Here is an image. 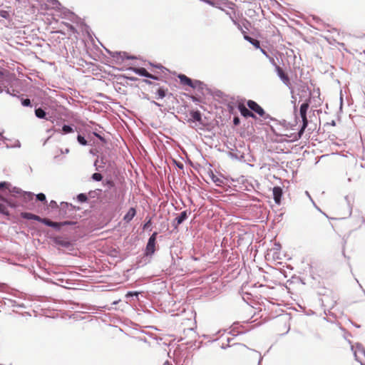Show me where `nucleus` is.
<instances>
[{
  "instance_id": "obj_13",
  "label": "nucleus",
  "mask_w": 365,
  "mask_h": 365,
  "mask_svg": "<svg viewBox=\"0 0 365 365\" xmlns=\"http://www.w3.org/2000/svg\"><path fill=\"white\" fill-rule=\"evenodd\" d=\"M309 102H310V99H308L307 101H306L304 103H303L301 106H300V108H299V113L300 115H307V112L309 108Z\"/></svg>"
},
{
  "instance_id": "obj_19",
  "label": "nucleus",
  "mask_w": 365,
  "mask_h": 365,
  "mask_svg": "<svg viewBox=\"0 0 365 365\" xmlns=\"http://www.w3.org/2000/svg\"><path fill=\"white\" fill-rule=\"evenodd\" d=\"M9 186L10 185L8 182H2L0 183V190L3 191L4 190H9V191L11 192L12 191L9 189ZM15 189L16 188H14V191Z\"/></svg>"
},
{
  "instance_id": "obj_7",
  "label": "nucleus",
  "mask_w": 365,
  "mask_h": 365,
  "mask_svg": "<svg viewBox=\"0 0 365 365\" xmlns=\"http://www.w3.org/2000/svg\"><path fill=\"white\" fill-rule=\"evenodd\" d=\"M237 108L240 112L241 115L245 118L252 117L255 118V114L250 111L249 109L246 108V106L242 103H240L237 105Z\"/></svg>"
},
{
  "instance_id": "obj_8",
  "label": "nucleus",
  "mask_w": 365,
  "mask_h": 365,
  "mask_svg": "<svg viewBox=\"0 0 365 365\" xmlns=\"http://www.w3.org/2000/svg\"><path fill=\"white\" fill-rule=\"evenodd\" d=\"M210 180L217 186H222L224 184V179L221 176L216 175L212 170L207 173Z\"/></svg>"
},
{
  "instance_id": "obj_21",
  "label": "nucleus",
  "mask_w": 365,
  "mask_h": 365,
  "mask_svg": "<svg viewBox=\"0 0 365 365\" xmlns=\"http://www.w3.org/2000/svg\"><path fill=\"white\" fill-rule=\"evenodd\" d=\"M66 26L67 31H68V32H69L70 35L71 34H75L76 32V29L72 25H71L69 24H66Z\"/></svg>"
},
{
  "instance_id": "obj_20",
  "label": "nucleus",
  "mask_w": 365,
  "mask_h": 365,
  "mask_svg": "<svg viewBox=\"0 0 365 365\" xmlns=\"http://www.w3.org/2000/svg\"><path fill=\"white\" fill-rule=\"evenodd\" d=\"M62 131L64 133H73V129L71 126H69V125H64L62 127Z\"/></svg>"
},
{
  "instance_id": "obj_24",
  "label": "nucleus",
  "mask_w": 365,
  "mask_h": 365,
  "mask_svg": "<svg viewBox=\"0 0 365 365\" xmlns=\"http://www.w3.org/2000/svg\"><path fill=\"white\" fill-rule=\"evenodd\" d=\"M36 200H38L39 201L43 202L44 203L46 202V196L43 193H39V194L36 195Z\"/></svg>"
},
{
  "instance_id": "obj_5",
  "label": "nucleus",
  "mask_w": 365,
  "mask_h": 365,
  "mask_svg": "<svg viewBox=\"0 0 365 365\" xmlns=\"http://www.w3.org/2000/svg\"><path fill=\"white\" fill-rule=\"evenodd\" d=\"M233 22L235 23V24L237 25L238 28L240 30H242L241 26L236 21L233 20ZM242 34L244 35V38L246 41H247L251 44H252L256 48H260V43H259V41L258 40L255 39V38L249 36L248 35H247L245 31H242Z\"/></svg>"
},
{
  "instance_id": "obj_33",
  "label": "nucleus",
  "mask_w": 365,
  "mask_h": 365,
  "mask_svg": "<svg viewBox=\"0 0 365 365\" xmlns=\"http://www.w3.org/2000/svg\"><path fill=\"white\" fill-rule=\"evenodd\" d=\"M107 184H108L110 187H113V186H114V183H113V181H110V180L108 181V182H107Z\"/></svg>"
},
{
  "instance_id": "obj_3",
  "label": "nucleus",
  "mask_w": 365,
  "mask_h": 365,
  "mask_svg": "<svg viewBox=\"0 0 365 365\" xmlns=\"http://www.w3.org/2000/svg\"><path fill=\"white\" fill-rule=\"evenodd\" d=\"M178 78L180 79V82L181 84H182L184 86H188L193 88H196L197 86H198L199 85L201 84L200 81H192L190 78H188L187 76H186L184 74H180L178 76Z\"/></svg>"
},
{
  "instance_id": "obj_35",
  "label": "nucleus",
  "mask_w": 365,
  "mask_h": 365,
  "mask_svg": "<svg viewBox=\"0 0 365 365\" xmlns=\"http://www.w3.org/2000/svg\"><path fill=\"white\" fill-rule=\"evenodd\" d=\"M163 365H172V364H170L168 361H166L165 362H164V364Z\"/></svg>"
},
{
  "instance_id": "obj_30",
  "label": "nucleus",
  "mask_w": 365,
  "mask_h": 365,
  "mask_svg": "<svg viewBox=\"0 0 365 365\" xmlns=\"http://www.w3.org/2000/svg\"><path fill=\"white\" fill-rule=\"evenodd\" d=\"M233 123L235 125H237L240 123V119L238 117H235L233 120Z\"/></svg>"
},
{
  "instance_id": "obj_36",
  "label": "nucleus",
  "mask_w": 365,
  "mask_h": 365,
  "mask_svg": "<svg viewBox=\"0 0 365 365\" xmlns=\"http://www.w3.org/2000/svg\"><path fill=\"white\" fill-rule=\"evenodd\" d=\"M51 204H52V205H56V202H54V201H51Z\"/></svg>"
},
{
  "instance_id": "obj_38",
  "label": "nucleus",
  "mask_w": 365,
  "mask_h": 365,
  "mask_svg": "<svg viewBox=\"0 0 365 365\" xmlns=\"http://www.w3.org/2000/svg\"><path fill=\"white\" fill-rule=\"evenodd\" d=\"M261 50H262V51L264 53H265V51H264V49H261Z\"/></svg>"
},
{
  "instance_id": "obj_34",
  "label": "nucleus",
  "mask_w": 365,
  "mask_h": 365,
  "mask_svg": "<svg viewBox=\"0 0 365 365\" xmlns=\"http://www.w3.org/2000/svg\"><path fill=\"white\" fill-rule=\"evenodd\" d=\"M144 82L146 83V84H148V85H153V82L150 81V80H144Z\"/></svg>"
},
{
  "instance_id": "obj_22",
  "label": "nucleus",
  "mask_w": 365,
  "mask_h": 365,
  "mask_svg": "<svg viewBox=\"0 0 365 365\" xmlns=\"http://www.w3.org/2000/svg\"><path fill=\"white\" fill-rule=\"evenodd\" d=\"M359 352H360L361 354L364 355V359H359V358H358V356H357V353H356V352H355V354H355V356H356V359H357L358 361H360L361 365H365V353H364V351L363 350H359Z\"/></svg>"
},
{
  "instance_id": "obj_14",
  "label": "nucleus",
  "mask_w": 365,
  "mask_h": 365,
  "mask_svg": "<svg viewBox=\"0 0 365 365\" xmlns=\"http://www.w3.org/2000/svg\"><path fill=\"white\" fill-rule=\"evenodd\" d=\"M187 217V211L182 212L176 218L175 220L177 221V225L181 224L183 221H185Z\"/></svg>"
},
{
  "instance_id": "obj_32",
  "label": "nucleus",
  "mask_w": 365,
  "mask_h": 365,
  "mask_svg": "<svg viewBox=\"0 0 365 365\" xmlns=\"http://www.w3.org/2000/svg\"><path fill=\"white\" fill-rule=\"evenodd\" d=\"M51 1L52 2V4L53 6H56L57 5L59 4V3L57 0H51Z\"/></svg>"
},
{
  "instance_id": "obj_18",
  "label": "nucleus",
  "mask_w": 365,
  "mask_h": 365,
  "mask_svg": "<svg viewBox=\"0 0 365 365\" xmlns=\"http://www.w3.org/2000/svg\"><path fill=\"white\" fill-rule=\"evenodd\" d=\"M34 195L30 192H26L24 191V203L27 202L29 200H33Z\"/></svg>"
},
{
  "instance_id": "obj_23",
  "label": "nucleus",
  "mask_w": 365,
  "mask_h": 365,
  "mask_svg": "<svg viewBox=\"0 0 365 365\" xmlns=\"http://www.w3.org/2000/svg\"><path fill=\"white\" fill-rule=\"evenodd\" d=\"M92 178L94 180L101 181L102 180V178H103V176H102V175L101 173H95L93 174Z\"/></svg>"
},
{
  "instance_id": "obj_37",
  "label": "nucleus",
  "mask_w": 365,
  "mask_h": 365,
  "mask_svg": "<svg viewBox=\"0 0 365 365\" xmlns=\"http://www.w3.org/2000/svg\"><path fill=\"white\" fill-rule=\"evenodd\" d=\"M207 2H208L209 4H210L211 5H213V3H212V2H211L210 1H207Z\"/></svg>"
},
{
  "instance_id": "obj_26",
  "label": "nucleus",
  "mask_w": 365,
  "mask_h": 365,
  "mask_svg": "<svg viewBox=\"0 0 365 365\" xmlns=\"http://www.w3.org/2000/svg\"><path fill=\"white\" fill-rule=\"evenodd\" d=\"M0 213L8 215L6 207L2 203H0Z\"/></svg>"
},
{
  "instance_id": "obj_11",
  "label": "nucleus",
  "mask_w": 365,
  "mask_h": 365,
  "mask_svg": "<svg viewBox=\"0 0 365 365\" xmlns=\"http://www.w3.org/2000/svg\"><path fill=\"white\" fill-rule=\"evenodd\" d=\"M301 118H302V126L301 128V129L299 130V133H298V138H300L302 137V135H303L305 129L307 128V125H308V119H307V115L304 114V115H300Z\"/></svg>"
},
{
  "instance_id": "obj_12",
  "label": "nucleus",
  "mask_w": 365,
  "mask_h": 365,
  "mask_svg": "<svg viewBox=\"0 0 365 365\" xmlns=\"http://www.w3.org/2000/svg\"><path fill=\"white\" fill-rule=\"evenodd\" d=\"M136 214V210L135 208L133 207H131L129 209V210L128 211V212L125 215L124 217H123V220L126 222H129L130 221L132 220V219L135 217Z\"/></svg>"
},
{
  "instance_id": "obj_31",
  "label": "nucleus",
  "mask_w": 365,
  "mask_h": 365,
  "mask_svg": "<svg viewBox=\"0 0 365 365\" xmlns=\"http://www.w3.org/2000/svg\"><path fill=\"white\" fill-rule=\"evenodd\" d=\"M31 105V101L28 98L24 99V106H29Z\"/></svg>"
},
{
  "instance_id": "obj_6",
  "label": "nucleus",
  "mask_w": 365,
  "mask_h": 365,
  "mask_svg": "<svg viewBox=\"0 0 365 365\" xmlns=\"http://www.w3.org/2000/svg\"><path fill=\"white\" fill-rule=\"evenodd\" d=\"M133 70L135 73H137L140 76H145V77L152 78L154 80L159 79V78L158 76L148 73V71L145 68H134Z\"/></svg>"
},
{
  "instance_id": "obj_17",
  "label": "nucleus",
  "mask_w": 365,
  "mask_h": 365,
  "mask_svg": "<svg viewBox=\"0 0 365 365\" xmlns=\"http://www.w3.org/2000/svg\"><path fill=\"white\" fill-rule=\"evenodd\" d=\"M167 90L163 88H159L157 91L158 98H163L166 95Z\"/></svg>"
},
{
  "instance_id": "obj_16",
  "label": "nucleus",
  "mask_w": 365,
  "mask_h": 365,
  "mask_svg": "<svg viewBox=\"0 0 365 365\" xmlns=\"http://www.w3.org/2000/svg\"><path fill=\"white\" fill-rule=\"evenodd\" d=\"M35 114L38 118H44L46 116V112L40 108L36 109Z\"/></svg>"
},
{
  "instance_id": "obj_4",
  "label": "nucleus",
  "mask_w": 365,
  "mask_h": 365,
  "mask_svg": "<svg viewBox=\"0 0 365 365\" xmlns=\"http://www.w3.org/2000/svg\"><path fill=\"white\" fill-rule=\"evenodd\" d=\"M247 104L250 110L257 113L260 117H264V115H265L264 109L255 101L249 100Z\"/></svg>"
},
{
  "instance_id": "obj_25",
  "label": "nucleus",
  "mask_w": 365,
  "mask_h": 365,
  "mask_svg": "<svg viewBox=\"0 0 365 365\" xmlns=\"http://www.w3.org/2000/svg\"><path fill=\"white\" fill-rule=\"evenodd\" d=\"M77 140L78 141V143L83 145H87V141L84 138V137L81 136V135H78L77 137Z\"/></svg>"
},
{
  "instance_id": "obj_1",
  "label": "nucleus",
  "mask_w": 365,
  "mask_h": 365,
  "mask_svg": "<svg viewBox=\"0 0 365 365\" xmlns=\"http://www.w3.org/2000/svg\"><path fill=\"white\" fill-rule=\"evenodd\" d=\"M24 218L34 219V220H38V221L41 222L42 223L46 225L49 227H52L57 230L60 229L63 225L73 224L72 222H68V221H66L63 222H55L50 220L49 219L41 218L40 217H38L37 215H34L32 214H28V213H24Z\"/></svg>"
},
{
  "instance_id": "obj_28",
  "label": "nucleus",
  "mask_w": 365,
  "mask_h": 365,
  "mask_svg": "<svg viewBox=\"0 0 365 365\" xmlns=\"http://www.w3.org/2000/svg\"><path fill=\"white\" fill-rule=\"evenodd\" d=\"M233 351H243L246 350V348L243 345H238L237 347L232 349Z\"/></svg>"
},
{
  "instance_id": "obj_9",
  "label": "nucleus",
  "mask_w": 365,
  "mask_h": 365,
  "mask_svg": "<svg viewBox=\"0 0 365 365\" xmlns=\"http://www.w3.org/2000/svg\"><path fill=\"white\" fill-rule=\"evenodd\" d=\"M275 68H276L277 75L281 78V80L283 81V83L287 86H289L290 80H289L288 76L282 70V68L281 67H279V66H276Z\"/></svg>"
},
{
  "instance_id": "obj_2",
  "label": "nucleus",
  "mask_w": 365,
  "mask_h": 365,
  "mask_svg": "<svg viewBox=\"0 0 365 365\" xmlns=\"http://www.w3.org/2000/svg\"><path fill=\"white\" fill-rule=\"evenodd\" d=\"M158 233L156 232H153L152 235L148 239V242L147 243L145 255L146 256L152 255L154 254L155 251V245H156V239H157Z\"/></svg>"
},
{
  "instance_id": "obj_15",
  "label": "nucleus",
  "mask_w": 365,
  "mask_h": 365,
  "mask_svg": "<svg viewBox=\"0 0 365 365\" xmlns=\"http://www.w3.org/2000/svg\"><path fill=\"white\" fill-rule=\"evenodd\" d=\"M190 116L192 118V119L195 121H201V113L198 110L195 111H191L190 112Z\"/></svg>"
},
{
  "instance_id": "obj_27",
  "label": "nucleus",
  "mask_w": 365,
  "mask_h": 365,
  "mask_svg": "<svg viewBox=\"0 0 365 365\" xmlns=\"http://www.w3.org/2000/svg\"><path fill=\"white\" fill-rule=\"evenodd\" d=\"M87 199V196L85 194H80L78 195V200L80 202H86Z\"/></svg>"
},
{
  "instance_id": "obj_10",
  "label": "nucleus",
  "mask_w": 365,
  "mask_h": 365,
  "mask_svg": "<svg viewBox=\"0 0 365 365\" xmlns=\"http://www.w3.org/2000/svg\"><path fill=\"white\" fill-rule=\"evenodd\" d=\"M282 195V190L280 187H274L273 188V196L276 203L279 204L281 201V197Z\"/></svg>"
},
{
  "instance_id": "obj_29",
  "label": "nucleus",
  "mask_w": 365,
  "mask_h": 365,
  "mask_svg": "<svg viewBox=\"0 0 365 365\" xmlns=\"http://www.w3.org/2000/svg\"><path fill=\"white\" fill-rule=\"evenodd\" d=\"M151 225V219H149L148 222L143 225V229L148 228Z\"/></svg>"
},
{
  "instance_id": "obj_39",
  "label": "nucleus",
  "mask_w": 365,
  "mask_h": 365,
  "mask_svg": "<svg viewBox=\"0 0 365 365\" xmlns=\"http://www.w3.org/2000/svg\"><path fill=\"white\" fill-rule=\"evenodd\" d=\"M0 75H2V73L0 71Z\"/></svg>"
}]
</instances>
